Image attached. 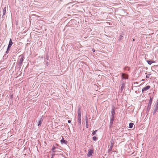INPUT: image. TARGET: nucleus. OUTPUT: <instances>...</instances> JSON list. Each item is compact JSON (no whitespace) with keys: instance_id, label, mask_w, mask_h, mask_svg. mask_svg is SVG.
I'll return each mask as SVG.
<instances>
[{"instance_id":"9b49d317","label":"nucleus","mask_w":158,"mask_h":158,"mask_svg":"<svg viewBox=\"0 0 158 158\" xmlns=\"http://www.w3.org/2000/svg\"><path fill=\"white\" fill-rule=\"evenodd\" d=\"M152 101V98L151 97L150 98V100L148 103V106H150L151 105Z\"/></svg>"},{"instance_id":"20e7f679","label":"nucleus","mask_w":158,"mask_h":158,"mask_svg":"<svg viewBox=\"0 0 158 158\" xmlns=\"http://www.w3.org/2000/svg\"><path fill=\"white\" fill-rule=\"evenodd\" d=\"M128 75L125 73H122V82H123V80L126 79H128Z\"/></svg>"},{"instance_id":"4be33fe9","label":"nucleus","mask_w":158,"mask_h":158,"mask_svg":"<svg viewBox=\"0 0 158 158\" xmlns=\"http://www.w3.org/2000/svg\"><path fill=\"white\" fill-rule=\"evenodd\" d=\"M98 131V130H96L94 131L93 132H92V135H95L96 133V132H97V131Z\"/></svg>"},{"instance_id":"423d86ee","label":"nucleus","mask_w":158,"mask_h":158,"mask_svg":"<svg viewBox=\"0 0 158 158\" xmlns=\"http://www.w3.org/2000/svg\"><path fill=\"white\" fill-rule=\"evenodd\" d=\"M93 150L90 149L89 151L88 152L87 154V156L88 157H90L92 156V153H93Z\"/></svg>"},{"instance_id":"393cba45","label":"nucleus","mask_w":158,"mask_h":158,"mask_svg":"<svg viewBox=\"0 0 158 158\" xmlns=\"http://www.w3.org/2000/svg\"><path fill=\"white\" fill-rule=\"evenodd\" d=\"M123 36H122V35H121L120 36V39H122V38H123Z\"/></svg>"},{"instance_id":"a211bd4d","label":"nucleus","mask_w":158,"mask_h":158,"mask_svg":"<svg viewBox=\"0 0 158 158\" xmlns=\"http://www.w3.org/2000/svg\"><path fill=\"white\" fill-rule=\"evenodd\" d=\"M151 75V73L147 74L146 76V78L148 79L150 77V76Z\"/></svg>"},{"instance_id":"ddd939ff","label":"nucleus","mask_w":158,"mask_h":158,"mask_svg":"<svg viewBox=\"0 0 158 158\" xmlns=\"http://www.w3.org/2000/svg\"><path fill=\"white\" fill-rule=\"evenodd\" d=\"M112 117H114L115 114V111L114 109H112L111 110Z\"/></svg>"},{"instance_id":"f3484780","label":"nucleus","mask_w":158,"mask_h":158,"mask_svg":"<svg viewBox=\"0 0 158 158\" xmlns=\"http://www.w3.org/2000/svg\"><path fill=\"white\" fill-rule=\"evenodd\" d=\"M134 125V123H129V128H131L133 127V126Z\"/></svg>"},{"instance_id":"f8f14e48","label":"nucleus","mask_w":158,"mask_h":158,"mask_svg":"<svg viewBox=\"0 0 158 158\" xmlns=\"http://www.w3.org/2000/svg\"><path fill=\"white\" fill-rule=\"evenodd\" d=\"M6 8L5 7L4 8L3 10L2 11L3 16H4V15H5V14L6 13Z\"/></svg>"},{"instance_id":"4468645a","label":"nucleus","mask_w":158,"mask_h":158,"mask_svg":"<svg viewBox=\"0 0 158 158\" xmlns=\"http://www.w3.org/2000/svg\"><path fill=\"white\" fill-rule=\"evenodd\" d=\"M114 117H112V118L110 119V124L112 125V124L113 123V121H114Z\"/></svg>"},{"instance_id":"9d476101","label":"nucleus","mask_w":158,"mask_h":158,"mask_svg":"<svg viewBox=\"0 0 158 158\" xmlns=\"http://www.w3.org/2000/svg\"><path fill=\"white\" fill-rule=\"evenodd\" d=\"M110 148L112 149L114 145V141L113 140H111L110 142Z\"/></svg>"},{"instance_id":"6e6552de","label":"nucleus","mask_w":158,"mask_h":158,"mask_svg":"<svg viewBox=\"0 0 158 158\" xmlns=\"http://www.w3.org/2000/svg\"><path fill=\"white\" fill-rule=\"evenodd\" d=\"M122 82V80H121V84L122 85V86H121V91H122L123 90L126 83L125 81H123V82Z\"/></svg>"},{"instance_id":"0eeeda50","label":"nucleus","mask_w":158,"mask_h":158,"mask_svg":"<svg viewBox=\"0 0 158 158\" xmlns=\"http://www.w3.org/2000/svg\"><path fill=\"white\" fill-rule=\"evenodd\" d=\"M13 44V42L12 41L11 39H10V40L9 45H8L7 51H8V50L11 47V46Z\"/></svg>"},{"instance_id":"c85d7f7f","label":"nucleus","mask_w":158,"mask_h":158,"mask_svg":"<svg viewBox=\"0 0 158 158\" xmlns=\"http://www.w3.org/2000/svg\"><path fill=\"white\" fill-rule=\"evenodd\" d=\"M142 81H144V80L142 79Z\"/></svg>"},{"instance_id":"2eb2a0df","label":"nucleus","mask_w":158,"mask_h":158,"mask_svg":"<svg viewBox=\"0 0 158 158\" xmlns=\"http://www.w3.org/2000/svg\"><path fill=\"white\" fill-rule=\"evenodd\" d=\"M41 120H40L39 121L38 124V126H40L42 124V121L43 120L41 118Z\"/></svg>"},{"instance_id":"f03ea898","label":"nucleus","mask_w":158,"mask_h":158,"mask_svg":"<svg viewBox=\"0 0 158 158\" xmlns=\"http://www.w3.org/2000/svg\"><path fill=\"white\" fill-rule=\"evenodd\" d=\"M24 56L23 55H21L19 56V59L18 60L19 63L21 65L23 63V61L24 60Z\"/></svg>"},{"instance_id":"6ab92c4d","label":"nucleus","mask_w":158,"mask_h":158,"mask_svg":"<svg viewBox=\"0 0 158 158\" xmlns=\"http://www.w3.org/2000/svg\"><path fill=\"white\" fill-rule=\"evenodd\" d=\"M60 152H62L60 151H58V152H56L57 153L55 154L59 155H62V154L61 153H60Z\"/></svg>"},{"instance_id":"bb28decb","label":"nucleus","mask_w":158,"mask_h":158,"mask_svg":"<svg viewBox=\"0 0 158 158\" xmlns=\"http://www.w3.org/2000/svg\"><path fill=\"white\" fill-rule=\"evenodd\" d=\"M71 121L70 120H69L68 121V123H71Z\"/></svg>"},{"instance_id":"7ed1b4c3","label":"nucleus","mask_w":158,"mask_h":158,"mask_svg":"<svg viewBox=\"0 0 158 158\" xmlns=\"http://www.w3.org/2000/svg\"><path fill=\"white\" fill-rule=\"evenodd\" d=\"M57 146V145L56 144L55 145H53V146L52 148V152H58V150H56V149H58Z\"/></svg>"},{"instance_id":"aec40b11","label":"nucleus","mask_w":158,"mask_h":158,"mask_svg":"<svg viewBox=\"0 0 158 158\" xmlns=\"http://www.w3.org/2000/svg\"><path fill=\"white\" fill-rule=\"evenodd\" d=\"M130 69V68L128 67H126L124 68V70L127 71H129Z\"/></svg>"},{"instance_id":"412c9836","label":"nucleus","mask_w":158,"mask_h":158,"mask_svg":"<svg viewBox=\"0 0 158 158\" xmlns=\"http://www.w3.org/2000/svg\"><path fill=\"white\" fill-rule=\"evenodd\" d=\"M98 139V138L96 136H94L93 137V140L94 141H96Z\"/></svg>"},{"instance_id":"f257e3e1","label":"nucleus","mask_w":158,"mask_h":158,"mask_svg":"<svg viewBox=\"0 0 158 158\" xmlns=\"http://www.w3.org/2000/svg\"><path fill=\"white\" fill-rule=\"evenodd\" d=\"M81 112L80 109H79L78 110V124L79 125H80L81 124Z\"/></svg>"},{"instance_id":"a878e982","label":"nucleus","mask_w":158,"mask_h":158,"mask_svg":"<svg viewBox=\"0 0 158 158\" xmlns=\"http://www.w3.org/2000/svg\"><path fill=\"white\" fill-rule=\"evenodd\" d=\"M92 51H93V52H95V50L94 48H93L92 49Z\"/></svg>"},{"instance_id":"dca6fc26","label":"nucleus","mask_w":158,"mask_h":158,"mask_svg":"<svg viewBox=\"0 0 158 158\" xmlns=\"http://www.w3.org/2000/svg\"><path fill=\"white\" fill-rule=\"evenodd\" d=\"M147 62L149 64H151L152 63H154L155 61L152 60H148Z\"/></svg>"},{"instance_id":"5701e85b","label":"nucleus","mask_w":158,"mask_h":158,"mask_svg":"<svg viewBox=\"0 0 158 158\" xmlns=\"http://www.w3.org/2000/svg\"><path fill=\"white\" fill-rule=\"evenodd\" d=\"M88 119H87V118L86 119V127H87V128H88V127H87V124L88 123V122H87V121H88Z\"/></svg>"},{"instance_id":"b1692460","label":"nucleus","mask_w":158,"mask_h":158,"mask_svg":"<svg viewBox=\"0 0 158 158\" xmlns=\"http://www.w3.org/2000/svg\"><path fill=\"white\" fill-rule=\"evenodd\" d=\"M55 154H53L52 155V157H51V158H53L54 157V156H55Z\"/></svg>"},{"instance_id":"1a4fd4ad","label":"nucleus","mask_w":158,"mask_h":158,"mask_svg":"<svg viewBox=\"0 0 158 158\" xmlns=\"http://www.w3.org/2000/svg\"><path fill=\"white\" fill-rule=\"evenodd\" d=\"M61 143L62 144L64 143V144H66L67 143V141H66L64 139V138H62L61 139V140H60Z\"/></svg>"},{"instance_id":"39448f33","label":"nucleus","mask_w":158,"mask_h":158,"mask_svg":"<svg viewBox=\"0 0 158 158\" xmlns=\"http://www.w3.org/2000/svg\"><path fill=\"white\" fill-rule=\"evenodd\" d=\"M150 88V86L149 85H148L146 87H145L142 89V92L143 93L144 92V91L149 89Z\"/></svg>"},{"instance_id":"cd10ccee","label":"nucleus","mask_w":158,"mask_h":158,"mask_svg":"<svg viewBox=\"0 0 158 158\" xmlns=\"http://www.w3.org/2000/svg\"><path fill=\"white\" fill-rule=\"evenodd\" d=\"M133 41H135V40L134 39H133Z\"/></svg>"}]
</instances>
